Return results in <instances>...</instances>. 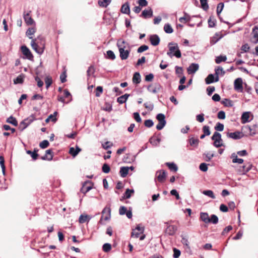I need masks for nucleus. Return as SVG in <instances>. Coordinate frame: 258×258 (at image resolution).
<instances>
[{
    "label": "nucleus",
    "instance_id": "22",
    "mask_svg": "<svg viewBox=\"0 0 258 258\" xmlns=\"http://www.w3.org/2000/svg\"><path fill=\"white\" fill-rule=\"evenodd\" d=\"M215 74L216 75V77L215 80V82H218L219 81V75L223 76L225 74V72L223 70V68L219 67L217 69L215 70Z\"/></svg>",
    "mask_w": 258,
    "mask_h": 258
},
{
    "label": "nucleus",
    "instance_id": "13",
    "mask_svg": "<svg viewBox=\"0 0 258 258\" xmlns=\"http://www.w3.org/2000/svg\"><path fill=\"white\" fill-rule=\"evenodd\" d=\"M250 112H244L242 113L241 120L242 123H245L250 121L252 118L250 119Z\"/></svg>",
    "mask_w": 258,
    "mask_h": 258
},
{
    "label": "nucleus",
    "instance_id": "9",
    "mask_svg": "<svg viewBox=\"0 0 258 258\" xmlns=\"http://www.w3.org/2000/svg\"><path fill=\"white\" fill-rule=\"evenodd\" d=\"M31 12V11H30L27 13H25V12H24L23 14L24 21L27 25H32L35 23L34 20L30 15Z\"/></svg>",
    "mask_w": 258,
    "mask_h": 258
},
{
    "label": "nucleus",
    "instance_id": "28",
    "mask_svg": "<svg viewBox=\"0 0 258 258\" xmlns=\"http://www.w3.org/2000/svg\"><path fill=\"white\" fill-rule=\"evenodd\" d=\"M231 158L232 159V162L234 163L242 164L243 162L242 159L238 158L235 153L232 154Z\"/></svg>",
    "mask_w": 258,
    "mask_h": 258
},
{
    "label": "nucleus",
    "instance_id": "21",
    "mask_svg": "<svg viewBox=\"0 0 258 258\" xmlns=\"http://www.w3.org/2000/svg\"><path fill=\"white\" fill-rule=\"evenodd\" d=\"M161 142V139L155 136L152 137L150 140L149 142L154 146H158Z\"/></svg>",
    "mask_w": 258,
    "mask_h": 258
},
{
    "label": "nucleus",
    "instance_id": "39",
    "mask_svg": "<svg viewBox=\"0 0 258 258\" xmlns=\"http://www.w3.org/2000/svg\"><path fill=\"white\" fill-rule=\"evenodd\" d=\"M203 194L207 196L210 197L211 198H212L213 199H215V196L213 191H212L211 190H204L203 191Z\"/></svg>",
    "mask_w": 258,
    "mask_h": 258
},
{
    "label": "nucleus",
    "instance_id": "34",
    "mask_svg": "<svg viewBox=\"0 0 258 258\" xmlns=\"http://www.w3.org/2000/svg\"><path fill=\"white\" fill-rule=\"evenodd\" d=\"M222 103L226 107H232L233 105L232 101L229 99H224L222 101Z\"/></svg>",
    "mask_w": 258,
    "mask_h": 258
},
{
    "label": "nucleus",
    "instance_id": "48",
    "mask_svg": "<svg viewBox=\"0 0 258 258\" xmlns=\"http://www.w3.org/2000/svg\"><path fill=\"white\" fill-rule=\"evenodd\" d=\"M179 20L181 23H185L190 20V17L185 14V17L180 18Z\"/></svg>",
    "mask_w": 258,
    "mask_h": 258
},
{
    "label": "nucleus",
    "instance_id": "40",
    "mask_svg": "<svg viewBox=\"0 0 258 258\" xmlns=\"http://www.w3.org/2000/svg\"><path fill=\"white\" fill-rule=\"evenodd\" d=\"M200 1L202 8L205 11H207L209 9L207 0H200Z\"/></svg>",
    "mask_w": 258,
    "mask_h": 258
},
{
    "label": "nucleus",
    "instance_id": "44",
    "mask_svg": "<svg viewBox=\"0 0 258 258\" xmlns=\"http://www.w3.org/2000/svg\"><path fill=\"white\" fill-rule=\"evenodd\" d=\"M227 59V57L226 56L220 55L217 56L215 59V61L217 63H220L222 61H225Z\"/></svg>",
    "mask_w": 258,
    "mask_h": 258
},
{
    "label": "nucleus",
    "instance_id": "2",
    "mask_svg": "<svg viewBox=\"0 0 258 258\" xmlns=\"http://www.w3.org/2000/svg\"><path fill=\"white\" fill-rule=\"evenodd\" d=\"M169 48L167 54L170 57L175 56L177 58H180L181 56V52L179 49L178 45L174 42H170L168 45Z\"/></svg>",
    "mask_w": 258,
    "mask_h": 258
},
{
    "label": "nucleus",
    "instance_id": "32",
    "mask_svg": "<svg viewBox=\"0 0 258 258\" xmlns=\"http://www.w3.org/2000/svg\"><path fill=\"white\" fill-rule=\"evenodd\" d=\"M128 171H129L128 167H121L120 170V173L121 176H122L123 177H125L127 175V174L128 173Z\"/></svg>",
    "mask_w": 258,
    "mask_h": 258
},
{
    "label": "nucleus",
    "instance_id": "38",
    "mask_svg": "<svg viewBox=\"0 0 258 258\" xmlns=\"http://www.w3.org/2000/svg\"><path fill=\"white\" fill-rule=\"evenodd\" d=\"M214 81V76L213 74L209 75L205 79V82L207 84H210Z\"/></svg>",
    "mask_w": 258,
    "mask_h": 258
},
{
    "label": "nucleus",
    "instance_id": "50",
    "mask_svg": "<svg viewBox=\"0 0 258 258\" xmlns=\"http://www.w3.org/2000/svg\"><path fill=\"white\" fill-rule=\"evenodd\" d=\"M49 143L48 141L44 140L40 143L39 146L42 149H45L47 148L49 146Z\"/></svg>",
    "mask_w": 258,
    "mask_h": 258
},
{
    "label": "nucleus",
    "instance_id": "46",
    "mask_svg": "<svg viewBox=\"0 0 258 258\" xmlns=\"http://www.w3.org/2000/svg\"><path fill=\"white\" fill-rule=\"evenodd\" d=\"M199 142V140L197 138H191L189 139V144L191 146H197Z\"/></svg>",
    "mask_w": 258,
    "mask_h": 258
},
{
    "label": "nucleus",
    "instance_id": "20",
    "mask_svg": "<svg viewBox=\"0 0 258 258\" xmlns=\"http://www.w3.org/2000/svg\"><path fill=\"white\" fill-rule=\"evenodd\" d=\"M53 158V152L51 150L49 149L46 151V154L44 156L41 157L43 160H51Z\"/></svg>",
    "mask_w": 258,
    "mask_h": 258
},
{
    "label": "nucleus",
    "instance_id": "63",
    "mask_svg": "<svg viewBox=\"0 0 258 258\" xmlns=\"http://www.w3.org/2000/svg\"><path fill=\"white\" fill-rule=\"evenodd\" d=\"M173 257L174 258H178L180 255V251L179 250L176 249V248H173Z\"/></svg>",
    "mask_w": 258,
    "mask_h": 258
},
{
    "label": "nucleus",
    "instance_id": "62",
    "mask_svg": "<svg viewBox=\"0 0 258 258\" xmlns=\"http://www.w3.org/2000/svg\"><path fill=\"white\" fill-rule=\"evenodd\" d=\"M204 114L203 113L198 114L196 116V119L200 122H203L204 121Z\"/></svg>",
    "mask_w": 258,
    "mask_h": 258
},
{
    "label": "nucleus",
    "instance_id": "35",
    "mask_svg": "<svg viewBox=\"0 0 258 258\" xmlns=\"http://www.w3.org/2000/svg\"><path fill=\"white\" fill-rule=\"evenodd\" d=\"M164 30L166 33L170 34L173 31L171 26L169 24H166L164 26Z\"/></svg>",
    "mask_w": 258,
    "mask_h": 258
},
{
    "label": "nucleus",
    "instance_id": "23",
    "mask_svg": "<svg viewBox=\"0 0 258 258\" xmlns=\"http://www.w3.org/2000/svg\"><path fill=\"white\" fill-rule=\"evenodd\" d=\"M200 218L205 223H210V218L207 213L202 212L200 214Z\"/></svg>",
    "mask_w": 258,
    "mask_h": 258
},
{
    "label": "nucleus",
    "instance_id": "58",
    "mask_svg": "<svg viewBox=\"0 0 258 258\" xmlns=\"http://www.w3.org/2000/svg\"><path fill=\"white\" fill-rule=\"evenodd\" d=\"M46 88H48L52 84V79L49 77H47L45 79Z\"/></svg>",
    "mask_w": 258,
    "mask_h": 258
},
{
    "label": "nucleus",
    "instance_id": "17",
    "mask_svg": "<svg viewBox=\"0 0 258 258\" xmlns=\"http://www.w3.org/2000/svg\"><path fill=\"white\" fill-rule=\"evenodd\" d=\"M150 41L152 45L157 46L160 42V38L157 35H153L150 36Z\"/></svg>",
    "mask_w": 258,
    "mask_h": 258
},
{
    "label": "nucleus",
    "instance_id": "19",
    "mask_svg": "<svg viewBox=\"0 0 258 258\" xmlns=\"http://www.w3.org/2000/svg\"><path fill=\"white\" fill-rule=\"evenodd\" d=\"M228 137L233 139H239L242 137V134L239 132L234 133H228L227 134Z\"/></svg>",
    "mask_w": 258,
    "mask_h": 258
},
{
    "label": "nucleus",
    "instance_id": "3",
    "mask_svg": "<svg viewBox=\"0 0 258 258\" xmlns=\"http://www.w3.org/2000/svg\"><path fill=\"white\" fill-rule=\"evenodd\" d=\"M111 212L110 206L105 207L102 212V216L99 223L104 224L105 222L109 221L111 218Z\"/></svg>",
    "mask_w": 258,
    "mask_h": 258
},
{
    "label": "nucleus",
    "instance_id": "18",
    "mask_svg": "<svg viewBox=\"0 0 258 258\" xmlns=\"http://www.w3.org/2000/svg\"><path fill=\"white\" fill-rule=\"evenodd\" d=\"M153 16V11L151 8H148L147 9L144 10L141 14V16L143 18L146 19L148 18H150Z\"/></svg>",
    "mask_w": 258,
    "mask_h": 258
},
{
    "label": "nucleus",
    "instance_id": "47",
    "mask_svg": "<svg viewBox=\"0 0 258 258\" xmlns=\"http://www.w3.org/2000/svg\"><path fill=\"white\" fill-rule=\"evenodd\" d=\"M218 222V218L215 215H212L210 218V223L216 224Z\"/></svg>",
    "mask_w": 258,
    "mask_h": 258
},
{
    "label": "nucleus",
    "instance_id": "11",
    "mask_svg": "<svg viewBox=\"0 0 258 258\" xmlns=\"http://www.w3.org/2000/svg\"><path fill=\"white\" fill-rule=\"evenodd\" d=\"M157 178L159 181L163 182L166 177V173L164 170H161L156 172Z\"/></svg>",
    "mask_w": 258,
    "mask_h": 258
},
{
    "label": "nucleus",
    "instance_id": "60",
    "mask_svg": "<svg viewBox=\"0 0 258 258\" xmlns=\"http://www.w3.org/2000/svg\"><path fill=\"white\" fill-rule=\"evenodd\" d=\"M199 168L201 171L206 172L208 170L207 164L205 163H201L200 165Z\"/></svg>",
    "mask_w": 258,
    "mask_h": 258
},
{
    "label": "nucleus",
    "instance_id": "8",
    "mask_svg": "<svg viewBox=\"0 0 258 258\" xmlns=\"http://www.w3.org/2000/svg\"><path fill=\"white\" fill-rule=\"evenodd\" d=\"M92 188V183L90 181H85L81 189V191L84 194H86Z\"/></svg>",
    "mask_w": 258,
    "mask_h": 258
},
{
    "label": "nucleus",
    "instance_id": "12",
    "mask_svg": "<svg viewBox=\"0 0 258 258\" xmlns=\"http://www.w3.org/2000/svg\"><path fill=\"white\" fill-rule=\"evenodd\" d=\"M117 46L118 48L119 51L129 48L128 44L122 39H119L118 40Z\"/></svg>",
    "mask_w": 258,
    "mask_h": 258
},
{
    "label": "nucleus",
    "instance_id": "7",
    "mask_svg": "<svg viewBox=\"0 0 258 258\" xmlns=\"http://www.w3.org/2000/svg\"><path fill=\"white\" fill-rule=\"evenodd\" d=\"M161 88L162 87L160 84L155 83L154 84L149 85L147 89L151 93H156L161 90Z\"/></svg>",
    "mask_w": 258,
    "mask_h": 258
},
{
    "label": "nucleus",
    "instance_id": "1",
    "mask_svg": "<svg viewBox=\"0 0 258 258\" xmlns=\"http://www.w3.org/2000/svg\"><path fill=\"white\" fill-rule=\"evenodd\" d=\"M45 39L41 36H39L35 39H32L31 45L32 48L38 54H42L45 48Z\"/></svg>",
    "mask_w": 258,
    "mask_h": 258
},
{
    "label": "nucleus",
    "instance_id": "10",
    "mask_svg": "<svg viewBox=\"0 0 258 258\" xmlns=\"http://www.w3.org/2000/svg\"><path fill=\"white\" fill-rule=\"evenodd\" d=\"M224 35L222 34L221 32H217L213 36H212L210 39V44L211 45H214L220 39H221Z\"/></svg>",
    "mask_w": 258,
    "mask_h": 258
},
{
    "label": "nucleus",
    "instance_id": "49",
    "mask_svg": "<svg viewBox=\"0 0 258 258\" xmlns=\"http://www.w3.org/2000/svg\"><path fill=\"white\" fill-rule=\"evenodd\" d=\"M223 8H224V4L223 3H220L218 5L217 7V13L218 16L221 13L222 11L223 10Z\"/></svg>",
    "mask_w": 258,
    "mask_h": 258
},
{
    "label": "nucleus",
    "instance_id": "64",
    "mask_svg": "<svg viewBox=\"0 0 258 258\" xmlns=\"http://www.w3.org/2000/svg\"><path fill=\"white\" fill-rule=\"evenodd\" d=\"M252 33L253 35V37L255 38H258V27H254L252 29Z\"/></svg>",
    "mask_w": 258,
    "mask_h": 258
},
{
    "label": "nucleus",
    "instance_id": "5",
    "mask_svg": "<svg viewBox=\"0 0 258 258\" xmlns=\"http://www.w3.org/2000/svg\"><path fill=\"white\" fill-rule=\"evenodd\" d=\"M234 89L238 92H242L243 91L242 80L241 78H237L234 81Z\"/></svg>",
    "mask_w": 258,
    "mask_h": 258
},
{
    "label": "nucleus",
    "instance_id": "56",
    "mask_svg": "<svg viewBox=\"0 0 258 258\" xmlns=\"http://www.w3.org/2000/svg\"><path fill=\"white\" fill-rule=\"evenodd\" d=\"M149 48L148 46L146 45H143L141 46L138 49V53H141L144 52V51H146L148 50Z\"/></svg>",
    "mask_w": 258,
    "mask_h": 258
},
{
    "label": "nucleus",
    "instance_id": "43",
    "mask_svg": "<svg viewBox=\"0 0 258 258\" xmlns=\"http://www.w3.org/2000/svg\"><path fill=\"white\" fill-rule=\"evenodd\" d=\"M220 139H221V134L218 132H215L212 137V140L215 142Z\"/></svg>",
    "mask_w": 258,
    "mask_h": 258
},
{
    "label": "nucleus",
    "instance_id": "27",
    "mask_svg": "<svg viewBox=\"0 0 258 258\" xmlns=\"http://www.w3.org/2000/svg\"><path fill=\"white\" fill-rule=\"evenodd\" d=\"M130 96V94H125L123 95H122L117 99V101L119 104H122L123 103H125L126 100H127L128 97Z\"/></svg>",
    "mask_w": 258,
    "mask_h": 258
},
{
    "label": "nucleus",
    "instance_id": "42",
    "mask_svg": "<svg viewBox=\"0 0 258 258\" xmlns=\"http://www.w3.org/2000/svg\"><path fill=\"white\" fill-rule=\"evenodd\" d=\"M112 246L110 244L106 243L103 244L102 249L105 252H108L111 250Z\"/></svg>",
    "mask_w": 258,
    "mask_h": 258
},
{
    "label": "nucleus",
    "instance_id": "14",
    "mask_svg": "<svg viewBox=\"0 0 258 258\" xmlns=\"http://www.w3.org/2000/svg\"><path fill=\"white\" fill-rule=\"evenodd\" d=\"M199 68L198 64L192 63L188 67L187 71L189 74H194L198 70Z\"/></svg>",
    "mask_w": 258,
    "mask_h": 258
},
{
    "label": "nucleus",
    "instance_id": "37",
    "mask_svg": "<svg viewBox=\"0 0 258 258\" xmlns=\"http://www.w3.org/2000/svg\"><path fill=\"white\" fill-rule=\"evenodd\" d=\"M24 76L20 75L18 76L16 79L14 80V84H22L24 81Z\"/></svg>",
    "mask_w": 258,
    "mask_h": 258
},
{
    "label": "nucleus",
    "instance_id": "16",
    "mask_svg": "<svg viewBox=\"0 0 258 258\" xmlns=\"http://www.w3.org/2000/svg\"><path fill=\"white\" fill-rule=\"evenodd\" d=\"M103 20H104V22L107 25L110 24L113 22L112 17L107 12H105V14H104V15L103 17Z\"/></svg>",
    "mask_w": 258,
    "mask_h": 258
},
{
    "label": "nucleus",
    "instance_id": "6",
    "mask_svg": "<svg viewBox=\"0 0 258 258\" xmlns=\"http://www.w3.org/2000/svg\"><path fill=\"white\" fill-rule=\"evenodd\" d=\"M32 118H27L23 120L19 125V129L21 131L24 130L34 120L33 116H31Z\"/></svg>",
    "mask_w": 258,
    "mask_h": 258
},
{
    "label": "nucleus",
    "instance_id": "24",
    "mask_svg": "<svg viewBox=\"0 0 258 258\" xmlns=\"http://www.w3.org/2000/svg\"><path fill=\"white\" fill-rule=\"evenodd\" d=\"M177 229L176 226L174 225H169L166 229V232L169 235H172L176 232Z\"/></svg>",
    "mask_w": 258,
    "mask_h": 258
},
{
    "label": "nucleus",
    "instance_id": "57",
    "mask_svg": "<svg viewBox=\"0 0 258 258\" xmlns=\"http://www.w3.org/2000/svg\"><path fill=\"white\" fill-rule=\"evenodd\" d=\"M144 124L146 127H151L153 125L154 122L151 119H147L145 121Z\"/></svg>",
    "mask_w": 258,
    "mask_h": 258
},
{
    "label": "nucleus",
    "instance_id": "59",
    "mask_svg": "<svg viewBox=\"0 0 258 258\" xmlns=\"http://www.w3.org/2000/svg\"><path fill=\"white\" fill-rule=\"evenodd\" d=\"M95 72V69L94 68L93 66H90L89 67L88 70H87V75L88 76H91L94 74Z\"/></svg>",
    "mask_w": 258,
    "mask_h": 258
},
{
    "label": "nucleus",
    "instance_id": "52",
    "mask_svg": "<svg viewBox=\"0 0 258 258\" xmlns=\"http://www.w3.org/2000/svg\"><path fill=\"white\" fill-rule=\"evenodd\" d=\"M103 92V88L101 86H98L95 90V95L97 97H99L100 94Z\"/></svg>",
    "mask_w": 258,
    "mask_h": 258
},
{
    "label": "nucleus",
    "instance_id": "29",
    "mask_svg": "<svg viewBox=\"0 0 258 258\" xmlns=\"http://www.w3.org/2000/svg\"><path fill=\"white\" fill-rule=\"evenodd\" d=\"M141 82V76L139 73L136 72L133 76V82L134 84H139Z\"/></svg>",
    "mask_w": 258,
    "mask_h": 258
},
{
    "label": "nucleus",
    "instance_id": "25",
    "mask_svg": "<svg viewBox=\"0 0 258 258\" xmlns=\"http://www.w3.org/2000/svg\"><path fill=\"white\" fill-rule=\"evenodd\" d=\"M91 217L88 215L82 214L81 215L79 218V222L80 223L83 224L87 221H89Z\"/></svg>",
    "mask_w": 258,
    "mask_h": 258
},
{
    "label": "nucleus",
    "instance_id": "55",
    "mask_svg": "<svg viewBox=\"0 0 258 258\" xmlns=\"http://www.w3.org/2000/svg\"><path fill=\"white\" fill-rule=\"evenodd\" d=\"M57 114V112H54L53 113V114H50L48 116V118L49 119H50V120H51L52 122H55L56 120H57V118L56 117V115Z\"/></svg>",
    "mask_w": 258,
    "mask_h": 258
},
{
    "label": "nucleus",
    "instance_id": "41",
    "mask_svg": "<svg viewBox=\"0 0 258 258\" xmlns=\"http://www.w3.org/2000/svg\"><path fill=\"white\" fill-rule=\"evenodd\" d=\"M166 165L171 170L176 172L178 170L177 165L174 163H166Z\"/></svg>",
    "mask_w": 258,
    "mask_h": 258
},
{
    "label": "nucleus",
    "instance_id": "45",
    "mask_svg": "<svg viewBox=\"0 0 258 258\" xmlns=\"http://www.w3.org/2000/svg\"><path fill=\"white\" fill-rule=\"evenodd\" d=\"M102 109L105 111H110L112 109V104L110 103L105 102L102 107Z\"/></svg>",
    "mask_w": 258,
    "mask_h": 258
},
{
    "label": "nucleus",
    "instance_id": "30",
    "mask_svg": "<svg viewBox=\"0 0 258 258\" xmlns=\"http://www.w3.org/2000/svg\"><path fill=\"white\" fill-rule=\"evenodd\" d=\"M36 32V28L35 27H32L29 28L26 31V35L30 38L32 40L33 37L32 35H33Z\"/></svg>",
    "mask_w": 258,
    "mask_h": 258
},
{
    "label": "nucleus",
    "instance_id": "15",
    "mask_svg": "<svg viewBox=\"0 0 258 258\" xmlns=\"http://www.w3.org/2000/svg\"><path fill=\"white\" fill-rule=\"evenodd\" d=\"M119 52L120 57L122 60H125L128 58L130 54V50L128 48L120 50Z\"/></svg>",
    "mask_w": 258,
    "mask_h": 258
},
{
    "label": "nucleus",
    "instance_id": "26",
    "mask_svg": "<svg viewBox=\"0 0 258 258\" xmlns=\"http://www.w3.org/2000/svg\"><path fill=\"white\" fill-rule=\"evenodd\" d=\"M121 12L123 14H129L130 13V9L127 3L123 4L121 8Z\"/></svg>",
    "mask_w": 258,
    "mask_h": 258
},
{
    "label": "nucleus",
    "instance_id": "4",
    "mask_svg": "<svg viewBox=\"0 0 258 258\" xmlns=\"http://www.w3.org/2000/svg\"><path fill=\"white\" fill-rule=\"evenodd\" d=\"M21 49L23 55H24L27 59L32 60L33 58V55L26 46H22Z\"/></svg>",
    "mask_w": 258,
    "mask_h": 258
},
{
    "label": "nucleus",
    "instance_id": "33",
    "mask_svg": "<svg viewBox=\"0 0 258 258\" xmlns=\"http://www.w3.org/2000/svg\"><path fill=\"white\" fill-rule=\"evenodd\" d=\"M111 2V0H98V4L100 7H106Z\"/></svg>",
    "mask_w": 258,
    "mask_h": 258
},
{
    "label": "nucleus",
    "instance_id": "54",
    "mask_svg": "<svg viewBox=\"0 0 258 258\" xmlns=\"http://www.w3.org/2000/svg\"><path fill=\"white\" fill-rule=\"evenodd\" d=\"M203 131L204 133V134L206 135L207 136H209L211 134V132L210 131V127L209 126L205 125L203 127Z\"/></svg>",
    "mask_w": 258,
    "mask_h": 258
},
{
    "label": "nucleus",
    "instance_id": "36",
    "mask_svg": "<svg viewBox=\"0 0 258 258\" xmlns=\"http://www.w3.org/2000/svg\"><path fill=\"white\" fill-rule=\"evenodd\" d=\"M7 122L13 124L14 126H17L18 125L17 120L15 117H13L12 116H11L7 119Z\"/></svg>",
    "mask_w": 258,
    "mask_h": 258
},
{
    "label": "nucleus",
    "instance_id": "31",
    "mask_svg": "<svg viewBox=\"0 0 258 258\" xmlns=\"http://www.w3.org/2000/svg\"><path fill=\"white\" fill-rule=\"evenodd\" d=\"M38 151V150L37 149H34V151H31L30 150H27L26 151V153L29 154V155H30L32 158L35 160L37 159L38 157V154L37 153V152Z\"/></svg>",
    "mask_w": 258,
    "mask_h": 258
},
{
    "label": "nucleus",
    "instance_id": "51",
    "mask_svg": "<svg viewBox=\"0 0 258 258\" xmlns=\"http://www.w3.org/2000/svg\"><path fill=\"white\" fill-rule=\"evenodd\" d=\"M215 129L217 131L222 132L224 130V125L220 122L216 124Z\"/></svg>",
    "mask_w": 258,
    "mask_h": 258
},
{
    "label": "nucleus",
    "instance_id": "61",
    "mask_svg": "<svg viewBox=\"0 0 258 258\" xmlns=\"http://www.w3.org/2000/svg\"><path fill=\"white\" fill-rule=\"evenodd\" d=\"M250 49V47L248 44H245L243 45L241 47V49L242 50V52H246L248 51L249 49Z\"/></svg>",
    "mask_w": 258,
    "mask_h": 258
},
{
    "label": "nucleus",
    "instance_id": "53",
    "mask_svg": "<svg viewBox=\"0 0 258 258\" xmlns=\"http://www.w3.org/2000/svg\"><path fill=\"white\" fill-rule=\"evenodd\" d=\"M159 122L166 121L165 115L162 113H159L156 117Z\"/></svg>",
    "mask_w": 258,
    "mask_h": 258
}]
</instances>
